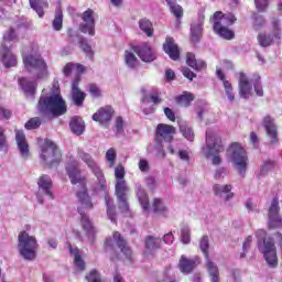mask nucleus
Segmentation results:
<instances>
[{"label": "nucleus", "instance_id": "nucleus-49", "mask_svg": "<svg viewBox=\"0 0 282 282\" xmlns=\"http://www.w3.org/2000/svg\"><path fill=\"white\" fill-rule=\"evenodd\" d=\"M118 158V154L116 152V149L110 148L107 152H106V161L109 164V169H113V166H116V159Z\"/></svg>", "mask_w": 282, "mask_h": 282}, {"label": "nucleus", "instance_id": "nucleus-64", "mask_svg": "<svg viewBox=\"0 0 282 282\" xmlns=\"http://www.w3.org/2000/svg\"><path fill=\"white\" fill-rule=\"evenodd\" d=\"M163 274H164L163 281H170V282L175 281V276H173V270L171 268L165 269Z\"/></svg>", "mask_w": 282, "mask_h": 282}, {"label": "nucleus", "instance_id": "nucleus-10", "mask_svg": "<svg viewBox=\"0 0 282 282\" xmlns=\"http://www.w3.org/2000/svg\"><path fill=\"white\" fill-rule=\"evenodd\" d=\"M80 19V32H83V34H89V36H96V19L94 18V10H86L84 13H82Z\"/></svg>", "mask_w": 282, "mask_h": 282}, {"label": "nucleus", "instance_id": "nucleus-40", "mask_svg": "<svg viewBox=\"0 0 282 282\" xmlns=\"http://www.w3.org/2000/svg\"><path fill=\"white\" fill-rule=\"evenodd\" d=\"M69 252L70 254H74V263H75V268L79 271L83 272L85 271V260H83V258L80 257V254H78V249H74V248H69Z\"/></svg>", "mask_w": 282, "mask_h": 282}, {"label": "nucleus", "instance_id": "nucleus-31", "mask_svg": "<svg viewBox=\"0 0 282 282\" xmlns=\"http://www.w3.org/2000/svg\"><path fill=\"white\" fill-rule=\"evenodd\" d=\"M72 133L83 135L85 133V121L80 117H73L69 122Z\"/></svg>", "mask_w": 282, "mask_h": 282}, {"label": "nucleus", "instance_id": "nucleus-32", "mask_svg": "<svg viewBox=\"0 0 282 282\" xmlns=\"http://www.w3.org/2000/svg\"><path fill=\"white\" fill-rule=\"evenodd\" d=\"M186 64L192 67V69H195V72H202V69H206V62L203 59H197L193 53L186 54Z\"/></svg>", "mask_w": 282, "mask_h": 282}, {"label": "nucleus", "instance_id": "nucleus-2", "mask_svg": "<svg viewBox=\"0 0 282 282\" xmlns=\"http://www.w3.org/2000/svg\"><path fill=\"white\" fill-rule=\"evenodd\" d=\"M219 153H224V141L217 131L208 129L206 131V144L202 148V154L206 160L212 159L214 166H219L221 164Z\"/></svg>", "mask_w": 282, "mask_h": 282}, {"label": "nucleus", "instance_id": "nucleus-12", "mask_svg": "<svg viewBox=\"0 0 282 282\" xmlns=\"http://www.w3.org/2000/svg\"><path fill=\"white\" fill-rule=\"evenodd\" d=\"M176 133V129L173 126L165 123H159L156 126V142H173V138Z\"/></svg>", "mask_w": 282, "mask_h": 282}, {"label": "nucleus", "instance_id": "nucleus-18", "mask_svg": "<svg viewBox=\"0 0 282 282\" xmlns=\"http://www.w3.org/2000/svg\"><path fill=\"white\" fill-rule=\"evenodd\" d=\"M239 96L245 100H248L252 96V84L248 80V76L245 73L239 74Z\"/></svg>", "mask_w": 282, "mask_h": 282}, {"label": "nucleus", "instance_id": "nucleus-57", "mask_svg": "<svg viewBox=\"0 0 282 282\" xmlns=\"http://www.w3.org/2000/svg\"><path fill=\"white\" fill-rule=\"evenodd\" d=\"M142 102H145V104L153 102V105H160V102H162V99L160 98V95L152 94L150 97L149 96H144L142 98Z\"/></svg>", "mask_w": 282, "mask_h": 282}, {"label": "nucleus", "instance_id": "nucleus-23", "mask_svg": "<svg viewBox=\"0 0 282 282\" xmlns=\"http://www.w3.org/2000/svg\"><path fill=\"white\" fill-rule=\"evenodd\" d=\"M15 142L18 144L20 155L23 158V160H28V158H30V145L25 140V134L23 133V131H15Z\"/></svg>", "mask_w": 282, "mask_h": 282}, {"label": "nucleus", "instance_id": "nucleus-4", "mask_svg": "<svg viewBox=\"0 0 282 282\" xmlns=\"http://www.w3.org/2000/svg\"><path fill=\"white\" fill-rule=\"evenodd\" d=\"M227 158L238 171L239 175L246 177V171L248 170V154H246V150L241 144L232 143L227 150Z\"/></svg>", "mask_w": 282, "mask_h": 282}, {"label": "nucleus", "instance_id": "nucleus-21", "mask_svg": "<svg viewBox=\"0 0 282 282\" xmlns=\"http://www.w3.org/2000/svg\"><path fill=\"white\" fill-rule=\"evenodd\" d=\"M204 15H198L197 20L191 25V39L193 43H199L204 32Z\"/></svg>", "mask_w": 282, "mask_h": 282}, {"label": "nucleus", "instance_id": "nucleus-38", "mask_svg": "<svg viewBox=\"0 0 282 282\" xmlns=\"http://www.w3.org/2000/svg\"><path fill=\"white\" fill-rule=\"evenodd\" d=\"M137 197L143 210H149V195H147V192L140 185H137Z\"/></svg>", "mask_w": 282, "mask_h": 282}, {"label": "nucleus", "instance_id": "nucleus-34", "mask_svg": "<svg viewBox=\"0 0 282 282\" xmlns=\"http://www.w3.org/2000/svg\"><path fill=\"white\" fill-rule=\"evenodd\" d=\"M113 241H116L118 248H120L126 259H131V254H132L131 248L127 246V241L122 239V236H120V232L116 231L113 234Z\"/></svg>", "mask_w": 282, "mask_h": 282}, {"label": "nucleus", "instance_id": "nucleus-39", "mask_svg": "<svg viewBox=\"0 0 282 282\" xmlns=\"http://www.w3.org/2000/svg\"><path fill=\"white\" fill-rule=\"evenodd\" d=\"M258 43L261 47H270L272 43L274 42V35L273 34H268V33H260L258 34Z\"/></svg>", "mask_w": 282, "mask_h": 282}, {"label": "nucleus", "instance_id": "nucleus-33", "mask_svg": "<svg viewBox=\"0 0 282 282\" xmlns=\"http://www.w3.org/2000/svg\"><path fill=\"white\" fill-rule=\"evenodd\" d=\"M30 8L36 12L37 17L40 19H43L45 17V11L48 8L47 0H29Z\"/></svg>", "mask_w": 282, "mask_h": 282}, {"label": "nucleus", "instance_id": "nucleus-42", "mask_svg": "<svg viewBox=\"0 0 282 282\" xmlns=\"http://www.w3.org/2000/svg\"><path fill=\"white\" fill-rule=\"evenodd\" d=\"M139 28L147 36H153V23L148 19L139 20Z\"/></svg>", "mask_w": 282, "mask_h": 282}, {"label": "nucleus", "instance_id": "nucleus-14", "mask_svg": "<svg viewBox=\"0 0 282 282\" xmlns=\"http://www.w3.org/2000/svg\"><path fill=\"white\" fill-rule=\"evenodd\" d=\"M78 83H80V77H76L72 83L70 100L75 107H83L85 98H87V94L80 90Z\"/></svg>", "mask_w": 282, "mask_h": 282}, {"label": "nucleus", "instance_id": "nucleus-28", "mask_svg": "<svg viewBox=\"0 0 282 282\" xmlns=\"http://www.w3.org/2000/svg\"><path fill=\"white\" fill-rule=\"evenodd\" d=\"M37 184L42 193L47 195L48 199H54V194H52V178L50 176L42 175Z\"/></svg>", "mask_w": 282, "mask_h": 282}, {"label": "nucleus", "instance_id": "nucleus-60", "mask_svg": "<svg viewBox=\"0 0 282 282\" xmlns=\"http://www.w3.org/2000/svg\"><path fill=\"white\" fill-rule=\"evenodd\" d=\"M251 243H252V236H248L242 243L243 253L240 254V259L246 258V252H248V249L250 248Z\"/></svg>", "mask_w": 282, "mask_h": 282}, {"label": "nucleus", "instance_id": "nucleus-53", "mask_svg": "<svg viewBox=\"0 0 282 282\" xmlns=\"http://www.w3.org/2000/svg\"><path fill=\"white\" fill-rule=\"evenodd\" d=\"M79 47H80V50H83V52H85V54L87 56H89V58L94 57V51L91 50V45H89V43H87V40L82 39L79 41Z\"/></svg>", "mask_w": 282, "mask_h": 282}, {"label": "nucleus", "instance_id": "nucleus-61", "mask_svg": "<svg viewBox=\"0 0 282 282\" xmlns=\"http://www.w3.org/2000/svg\"><path fill=\"white\" fill-rule=\"evenodd\" d=\"M138 166L141 173H149L151 169V166L149 165V161H147V159H140Z\"/></svg>", "mask_w": 282, "mask_h": 282}, {"label": "nucleus", "instance_id": "nucleus-29", "mask_svg": "<svg viewBox=\"0 0 282 282\" xmlns=\"http://www.w3.org/2000/svg\"><path fill=\"white\" fill-rule=\"evenodd\" d=\"M271 34L273 35L274 43H276V45H281L282 30H281V20L279 18L271 19Z\"/></svg>", "mask_w": 282, "mask_h": 282}, {"label": "nucleus", "instance_id": "nucleus-20", "mask_svg": "<svg viewBox=\"0 0 282 282\" xmlns=\"http://www.w3.org/2000/svg\"><path fill=\"white\" fill-rule=\"evenodd\" d=\"M111 118H113V108L111 106L102 107L93 115V120L100 124H107V122H110Z\"/></svg>", "mask_w": 282, "mask_h": 282}, {"label": "nucleus", "instance_id": "nucleus-44", "mask_svg": "<svg viewBox=\"0 0 282 282\" xmlns=\"http://www.w3.org/2000/svg\"><path fill=\"white\" fill-rule=\"evenodd\" d=\"M209 248H210V240L208 239V236H203L199 241V249L202 250L205 259H210L209 256Z\"/></svg>", "mask_w": 282, "mask_h": 282}, {"label": "nucleus", "instance_id": "nucleus-37", "mask_svg": "<svg viewBox=\"0 0 282 282\" xmlns=\"http://www.w3.org/2000/svg\"><path fill=\"white\" fill-rule=\"evenodd\" d=\"M105 202L107 206V215L112 224H116V206H113V199L108 193L105 195Z\"/></svg>", "mask_w": 282, "mask_h": 282}, {"label": "nucleus", "instance_id": "nucleus-25", "mask_svg": "<svg viewBox=\"0 0 282 282\" xmlns=\"http://www.w3.org/2000/svg\"><path fill=\"white\" fill-rule=\"evenodd\" d=\"M145 253L153 254L162 248V239L155 236H147L144 240Z\"/></svg>", "mask_w": 282, "mask_h": 282}, {"label": "nucleus", "instance_id": "nucleus-3", "mask_svg": "<svg viewBox=\"0 0 282 282\" xmlns=\"http://www.w3.org/2000/svg\"><path fill=\"white\" fill-rule=\"evenodd\" d=\"M37 111L42 116H53L58 118L67 113V105L63 100L61 94L51 95L48 97H41L37 102Z\"/></svg>", "mask_w": 282, "mask_h": 282}, {"label": "nucleus", "instance_id": "nucleus-63", "mask_svg": "<svg viewBox=\"0 0 282 282\" xmlns=\"http://www.w3.org/2000/svg\"><path fill=\"white\" fill-rule=\"evenodd\" d=\"M86 280L88 282H100V273L98 271L93 270L90 273L86 276Z\"/></svg>", "mask_w": 282, "mask_h": 282}, {"label": "nucleus", "instance_id": "nucleus-54", "mask_svg": "<svg viewBox=\"0 0 282 282\" xmlns=\"http://www.w3.org/2000/svg\"><path fill=\"white\" fill-rule=\"evenodd\" d=\"M181 241L185 246H188V243H191V228L184 227L181 229Z\"/></svg>", "mask_w": 282, "mask_h": 282}, {"label": "nucleus", "instance_id": "nucleus-48", "mask_svg": "<svg viewBox=\"0 0 282 282\" xmlns=\"http://www.w3.org/2000/svg\"><path fill=\"white\" fill-rule=\"evenodd\" d=\"M124 62H126V65L130 67V69H133V67H135V64L138 63V57H135V54H133V52L126 51Z\"/></svg>", "mask_w": 282, "mask_h": 282}, {"label": "nucleus", "instance_id": "nucleus-55", "mask_svg": "<svg viewBox=\"0 0 282 282\" xmlns=\"http://www.w3.org/2000/svg\"><path fill=\"white\" fill-rule=\"evenodd\" d=\"M224 87H225V94L228 97V100L230 102H235V93L232 91V84H230V82L228 80H225Z\"/></svg>", "mask_w": 282, "mask_h": 282}, {"label": "nucleus", "instance_id": "nucleus-35", "mask_svg": "<svg viewBox=\"0 0 282 282\" xmlns=\"http://www.w3.org/2000/svg\"><path fill=\"white\" fill-rule=\"evenodd\" d=\"M166 3L170 8V12L176 18L180 25V20L184 17V9L182 6L177 4V0H166Z\"/></svg>", "mask_w": 282, "mask_h": 282}, {"label": "nucleus", "instance_id": "nucleus-8", "mask_svg": "<svg viewBox=\"0 0 282 282\" xmlns=\"http://www.w3.org/2000/svg\"><path fill=\"white\" fill-rule=\"evenodd\" d=\"M256 237H258V239H263L264 247L262 253L269 268H276V265H279V258L276 257V246H274V240H265V230L263 229L257 230Z\"/></svg>", "mask_w": 282, "mask_h": 282}, {"label": "nucleus", "instance_id": "nucleus-41", "mask_svg": "<svg viewBox=\"0 0 282 282\" xmlns=\"http://www.w3.org/2000/svg\"><path fill=\"white\" fill-rule=\"evenodd\" d=\"M53 28H54V30H56V32H59V30H63V10L61 9V4H58L55 10Z\"/></svg>", "mask_w": 282, "mask_h": 282}, {"label": "nucleus", "instance_id": "nucleus-50", "mask_svg": "<svg viewBox=\"0 0 282 282\" xmlns=\"http://www.w3.org/2000/svg\"><path fill=\"white\" fill-rule=\"evenodd\" d=\"M152 208L154 213H158L159 215H164V213H166V206H164V203L160 198H154Z\"/></svg>", "mask_w": 282, "mask_h": 282}, {"label": "nucleus", "instance_id": "nucleus-24", "mask_svg": "<svg viewBox=\"0 0 282 282\" xmlns=\"http://www.w3.org/2000/svg\"><path fill=\"white\" fill-rule=\"evenodd\" d=\"M124 175H127V172L124 171V166L122 164L117 165L115 167V177H116L115 191L129 188V185H127V181L124 180Z\"/></svg>", "mask_w": 282, "mask_h": 282}, {"label": "nucleus", "instance_id": "nucleus-46", "mask_svg": "<svg viewBox=\"0 0 282 282\" xmlns=\"http://www.w3.org/2000/svg\"><path fill=\"white\" fill-rule=\"evenodd\" d=\"M148 150L151 153H154L156 158H165L166 153L164 152V145H162V142L158 141V143L154 147H149Z\"/></svg>", "mask_w": 282, "mask_h": 282}, {"label": "nucleus", "instance_id": "nucleus-13", "mask_svg": "<svg viewBox=\"0 0 282 282\" xmlns=\"http://www.w3.org/2000/svg\"><path fill=\"white\" fill-rule=\"evenodd\" d=\"M269 227L270 228H281L282 218L279 216V198H273L269 207Z\"/></svg>", "mask_w": 282, "mask_h": 282}, {"label": "nucleus", "instance_id": "nucleus-9", "mask_svg": "<svg viewBox=\"0 0 282 282\" xmlns=\"http://www.w3.org/2000/svg\"><path fill=\"white\" fill-rule=\"evenodd\" d=\"M61 150L52 140L46 139L42 145L41 160L44 161L46 166H56L61 162Z\"/></svg>", "mask_w": 282, "mask_h": 282}, {"label": "nucleus", "instance_id": "nucleus-16", "mask_svg": "<svg viewBox=\"0 0 282 282\" xmlns=\"http://www.w3.org/2000/svg\"><path fill=\"white\" fill-rule=\"evenodd\" d=\"M262 124L267 131V135L271 138L270 144H276V142H279V132L276 131V123H274V118L265 116L263 118Z\"/></svg>", "mask_w": 282, "mask_h": 282}, {"label": "nucleus", "instance_id": "nucleus-5", "mask_svg": "<svg viewBox=\"0 0 282 282\" xmlns=\"http://www.w3.org/2000/svg\"><path fill=\"white\" fill-rule=\"evenodd\" d=\"M36 248H39V243H36L34 236H30L26 231L19 234L18 250L25 261H34L36 259Z\"/></svg>", "mask_w": 282, "mask_h": 282}, {"label": "nucleus", "instance_id": "nucleus-51", "mask_svg": "<svg viewBox=\"0 0 282 282\" xmlns=\"http://www.w3.org/2000/svg\"><path fill=\"white\" fill-rule=\"evenodd\" d=\"M0 151L8 153V138L6 137V129L0 127Z\"/></svg>", "mask_w": 282, "mask_h": 282}, {"label": "nucleus", "instance_id": "nucleus-62", "mask_svg": "<svg viewBox=\"0 0 282 282\" xmlns=\"http://www.w3.org/2000/svg\"><path fill=\"white\" fill-rule=\"evenodd\" d=\"M258 12H265L268 10V0H254Z\"/></svg>", "mask_w": 282, "mask_h": 282}, {"label": "nucleus", "instance_id": "nucleus-43", "mask_svg": "<svg viewBox=\"0 0 282 282\" xmlns=\"http://www.w3.org/2000/svg\"><path fill=\"white\" fill-rule=\"evenodd\" d=\"M194 100H195V96L191 93L180 95L176 97V102L181 107H188L191 105V102Z\"/></svg>", "mask_w": 282, "mask_h": 282}, {"label": "nucleus", "instance_id": "nucleus-58", "mask_svg": "<svg viewBox=\"0 0 282 282\" xmlns=\"http://www.w3.org/2000/svg\"><path fill=\"white\" fill-rule=\"evenodd\" d=\"M265 25V19H263L260 14H253V28L254 30H259L260 28H263Z\"/></svg>", "mask_w": 282, "mask_h": 282}, {"label": "nucleus", "instance_id": "nucleus-52", "mask_svg": "<svg viewBox=\"0 0 282 282\" xmlns=\"http://www.w3.org/2000/svg\"><path fill=\"white\" fill-rule=\"evenodd\" d=\"M274 166V161H264L260 166V175H268V173H270Z\"/></svg>", "mask_w": 282, "mask_h": 282}, {"label": "nucleus", "instance_id": "nucleus-56", "mask_svg": "<svg viewBox=\"0 0 282 282\" xmlns=\"http://www.w3.org/2000/svg\"><path fill=\"white\" fill-rule=\"evenodd\" d=\"M39 127H41V118H39V117L31 118L25 123V129H28V130L39 129Z\"/></svg>", "mask_w": 282, "mask_h": 282}, {"label": "nucleus", "instance_id": "nucleus-19", "mask_svg": "<svg viewBox=\"0 0 282 282\" xmlns=\"http://www.w3.org/2000/svg\"><path fill=\"white\" fill-rule=\"evenodd\" d=\"M214 195L217 197H220V199H224V202H230L232 197H235V193H231L232 185L231 184H215L213 186Z\"/></svg>", "mask_w": 282, "mask_h": 282}, {"label": "nucleus", "instance_id": "nucleus-17", "mask_svg": "<svg viewBox=\"0 0 282 282\" xmlns=\"http://www.w3.org/2000/svg\"><path fill=\"white\" fill-rule=\"evenodd\" d=\"M1 62L4 65L6 69H10V67H17V56L12 54L10 47L6 45V42L2 43L0 48Z\"/></svg>", "mask_w": 282, "mask_h": 282}, {"label": "nucleus", "instance_id": "nucleus-45", "mask_svg": "<svg viewBox=\"0 0 282 282\" xmlns=\"http://www.w3.org/2000/svg\"><path fill=\"white\" fill-rule=\"evenodd\" d=\"M180 131L182 135H184V138H186V140H188L189 142H193L195 140V133L193 132V129L188 127V124L181 123Z\"/></svg>", "mask_w": 282, "mask_h": 282}, {"label": "nucleus", "instance_id": "nucleus-26", "mask_svg": "<svg viewBox=\"0 0 282 282\" xmlns=\"http://www.w3.org/2000/svg\"><path fill=\"white\" fill-rule=\"evenodd\" d=\"M178 268L183 274H191V272L197 268V260L182 256L178 262Z\"/></svg>", "mask_w": 282, "mask_h": 282}, {"label": "nucleus", "instance_id": "nucleus-47", "mask_svg": "<svg viewBox=\"0 0 282 282\" xmlns=\"http://www.w3.org/2000/svg\"><path fill=\"white\" fill-rule=\"evenodd\" d=\"M214 32H216V34H218V36H221V39H226L227 41H230L231 39H235V32H232L228 28L214 29Z\"/></svg>", "mask_w": 282, "mask_h": 282}, {"label": "nucleus", "instance_id": "nucleus-6", "mask_svg": "<svg viewBox=\"0 0 282 282\" xmlns=\"http://www.w3.org/2000/svg\"><path fill=\"white\" fill-rule=\"evenodd\" d=\"M77 158L78 160H82V162H84L88 169L91 170V173L95 175V177H97V182L101 187V191H105V188H107V180H105V174L98 165V162H96V159H94L91 154L80 148L77 149Z\"/></svg>", "mask_w": 282, "mask_h": 282}, {"label": "nucleus", "instance_id": "nucleus-7", "mask_svg": "<svg viewBox=\"0 0 282 282\" xmlns=\"http://www.w3.org/2000/svg\"><path fill=\"white\" fill-rule=\"evenodd\" d=\"M24 69L30 74L36 75V78L47 76V64L39 54H30L23 57Z\"/></svg>", "mask_w": 282, "mask_h": 282}, {"label": "nucleus", "instance_id": "nucleus-30", "mask_svg": "<svg viewBox=\"0 0 282 282\" xmlns=\"http://www.w3.org/2000/svg\"><path fill=\"white\" fill-rule=\"evenodd\" d=\"M19 85L25 96H34L36 94V82H32L25 77L19 79Z\"/></svg>", "mask_w": 282, "mask_h": 282}, {"label": "nucleus", "instance_id": "nucleus-1", "mask_svg": "<svg viewBox=\"0 0 282 282\" xmlns=\"http://www.w3.org/2000/svg\"><path fill=\"white\" fill-rule=\"evenodd\" d=\"M66 171L73 185H82V191L77 192V198L82 204L78 208V213L80 215V224L83 230H85L86 235H91V232H94V224L91 223V219H89V216L85 214V210H91L94 208V204L91 203V198L87 193L85 177L80 175V170H78V161L68 163L66 165Z\"/></svg>", "mask_w": 282, "mask_h": 282}, {"label": "nucleus", "instance_id": "nucleus-15", "mask_svg": "<svg viewBox=\"0 0 282 282\" xmlns=\"http://www.w3.org/2000/svg\"><path fill=\"white\" fill-rule=\"evenodd\" d=\"M134 52L138 54L139 58L144 63H153L158 58L155 51L149 46V43H143L134 47Z\"/></svg>", "mask_w": 282, "mask_h": 282}, {"label": "nucleus", "instance_id": "nucleus-22", "mask_svg": "<svg viewBox=\"0 0 282 282\" xmlns=\"http://www.w3.org/2000/svg\"><path fill=\"white\" fill-rule=\"evenodd\" d=\"M163 52H165V54H167L172 61L180 59V46H177L173 37L165 39Z\"/></svg>", "mask_w": 282, "mask_h": 282}, {"label": "nucleus", "instance_id": "nucleus-59", "mask_svg": "<svg viewBox=\"0 0 282 282\" xmlns=\"http://www.w3.org/2000/svg\"><path fill=\"white\" fill-rule=\"evenodd\" d=\"M3 41H17V31H14L13 28H10L4 34H3Z\"/></svg>", "mask_w": 282, "mask_h": 282}, {"label": "nucleus", "instance_id": "nucleus-27", "mask_svg": "<svg viewBox=\"0 0 282 282\" xmlns=\"http://www.w3.org/2000/svg\"><path fill=\"white\" fill-rule=\"evenodd\" d=\"M117 202L119 204V210L121 213H129V202L127 197V193H129V188L124 189H115Z\"/></svg>", "mask_w": 282, "mask_h": 282}, {"label": "nucleus", "instance_id": "nucleus-36", "mask_svg": "<svg viewBox=\"0 0 282 282\" xmlns=\"http://www.w3.org/2000/svg\"><path fill=\"white\" fill-rule=\"evenodd\" d=\"M206 268L212 282H219V268L215 262L210 261V258L206 259Z\"/></svg>", "mask_w": 282, "mask_h": 282}, {"label": "nucleus", "instance_id": "nucleus-11", "mask_svg": "<svg viewBox=\"0 0 282 282\" xmlns=\"http://www.w3.org/2000/svg\"><path fill=\"white\" fill-rule=\"evenodd\" d=\"M237 21V18L232 13H226L224 14L220 11H217L213 15V22H214V30H219L224 28H228L229 25H232Z\"/></svg>", "mask_w": 282, "mask_h": 282}]
</instances>
